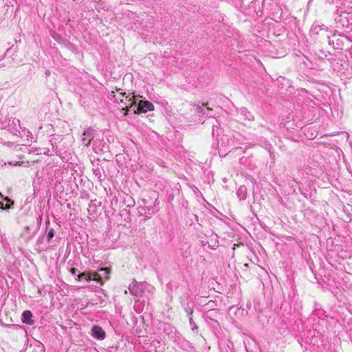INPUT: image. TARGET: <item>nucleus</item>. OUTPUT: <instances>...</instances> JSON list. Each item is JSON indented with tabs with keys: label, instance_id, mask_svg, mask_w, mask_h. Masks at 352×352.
<instances>
[{
	"label": "nucleus",
	"instance_id": "17",
	"mask_svg": "<svg viewBox=\"0 0 352 352\" xmlns=\"http://www.w3.org/2000/svg\"><path fill=\"white\" fill-rule=\"evenodd\" d=\"M10 62V56H6L2 58V60L0 61V69L3 67H14L12 64H8V63Z\"/></svg>",
	"mask_w": 352,
	"mask_h": 352
},
{
	"label": "nucleus",
	"instance_id": "38",
	"mask_svg": "<svg viewBox=\"0 0 352 352\" xmlns=\"http://www.w3.org/2000/svg\"><path fill=\"white\" fill-rule=\"evenodd\" d=\"M217 245H218V241H216L214 244L213 245V246L214 247V246H217Z\"/></svg>",
	"mask_w": 352,
	"mask_h": 352
},
{
	"label": "nucleus",
	"instance_id": "12",
	"mask_svg": "<svg viewBox=\"0 0 352 352\" xmlns=\"http://www.w3.org/2000/svg\"><path fill=\"white\" fill-rule=\"evenodd\" d=\"M32 317L33 315L32 312L29 310H25L23 312L21 316L22 322L29 325H33L35 322L32 319Z\"/></svg>",
	"mask_w": 352,
	"mask_h": 352
},
{
	"label": "nucleus",
	"instance_id": "3",
	"mask_svg": "<svg viewBox=\"0 0 352 352\" xmlns=\"http://www.w3.org/2000/svg\"><path fill=\"white\" fill-rule=\"evenodd\" d=\"M17 50V46L14 47V45H12L6 52V56H10V62H9L8 64H12L14 67L20 65L23 61L22 58H19Z\"/></svg>",
	"mask_w": 352,
	"mask_h": 352
},
{
	"label": "nucleus",
	"instance_id": "11",
	"mask_svg": "<svg viewBox=\"0 0 352 352\" xmlns=\"http://www.w3.org/2000/svg\"><path fill=\"white\" fill-rule=\"evenodd\" d=\"M135 98V96H126V98H128L129 101H131V102L129 105H127L126 107L122 108V110L124 111V116H126L129 114V111H133V108L137 107V103H136Z\"/></svg>",
	"mask_w": 352,
	"mask_h": 352
},
{
	"label": "nucleus",
	"instance_id": "22",
	"mask_svg": "<svg viewBox=\"0 0 352 352\" xmlns=\"http://www.w3.org/2000/svg\"><path fill=\"white\" fill-rule=\"evenodd\" d=\"M206 111H212V109H210V108H207V109H206ZM197 111L198 113H203V114L208 115V113H206V110H205V109H203V107H201V106H199V105H198V106L197 107Z\"/></svg>",
	"mask_w": 352,
	"mask_h": 352
},
{
	"label": "nucleus",
	"instance_id": "15",
	"mask_svg": "<svg viewBox=\"0 0 352 352\" xmlns=\"http://www.w3.org/2000/svg\"><path fill=\"white\" fill-rule=\"evenodd\" d=\"M236 195L240 200H245L247 197V187L244 185L240 186Z\"/></svg>",
	"mask_w": 352,
	"mask_h": 352
},
{
	"label": "nucleus",
	"instance_id": "40",
	"mask_svg": "<svg viewBox=\"0 0 352 352\" xmlns=\"http://www.w3.org/2000/svg\"><path fill=\"white\" fill-rule=\"evenodd\" d=\"M236 146H237L236 144H234V146L236 147V148L237 147Z\"/></svg>",
	"mask_w": 352,
	"mask_h": 352
},
{
	"label": "nucleus",
	"instance_id": "24",
	"mask_svg": "<svg viewBox=\"0 0 352 352\" xmlns=\"http://www.w3.org/2000/svg\"><path fill=\"white\" fill-rule=\"evenodd\" d=\"M189 323L191 327V329L192 331H194L195 329H197L198 327H197V324H195V322L193 321L192 316H190L189 318Z\"/></svg>",
	"mask_w": 352,
	"mask_h": 352
},
{
	"label": "nucleus",
	"instance_id": "9",
	"mask_svg": "<svg viewBox=\"0 0 352 352\" xmlns=\"http://www.w3.org/2000/svg\"><path fill=\"white\" fill-rule=\"evenodd\" d=\"M94 129H92L91 128H88L82 133L81 141L85 146L88 147L90 145L91 142L94 139Z\"/></svg>",
	"mask_w": 352,
	"mask_h": 352
},
{
	"label": "nucleus",
	"instance_id": "18",
	"mask_svg": "<svg viewBox=\"0 0 352 352\" xmlns=\"http://www.w3.org/2000/svg\"><path fill=\"white\" fill-rule=\"evenodd\" d=\"M10 122H12V124L14 125V130L16 131V132H19V129H21L20 127V120H18V119H16V118H13L12 120H8V126H10Z\"/></svg>",
	"mask_w": 352,
	"mask_h": 352
},
{
	"label": "nucleus",
	"instance_id": "13",
	"mask_svg": "<svg viewBox=\"0 0 352 352\" xmlns=\"http://www.w3.org/2000/svg\"><path fill=\"white\" fill-rule=\"evenodd\" d=\"M28 352H45L44 346L41 342L36 340L34 344H30L27 349Z\"/></svg>",
	"mask_w": 352,
	"mask_h": 352
},
{
	"label": "nucleus",
	"instance_id": "20",
	"mask_svg": "<svg viewBox=\"0 0 352 352\" xmlns=\"http://www.w3.org/2000/svg\"><path fill=\"white\" fill-rule=\"evenodd\" d=\"M54 236V230L53 228L47 229V234L45 238L48 243L51 242V240Z\"/></svg>",
	"mask_w": 352,
	"mask_h": 352
},
{
	"label": "nucleus",
	"instance_id": "6",
	"mask_svg": "<svg viewBox=\"0 0 352 352\" xmlns=\"http://www.w3.org/2000/svg\"><path fill=\"white\" fill-rule=\"evenodd\" d=\"M14 206V200L11 199L8 197H5L0 192V209L8 211L10 209H12Z\"/></svg>",
	"mask_w": 352,
	"mask_h": 352
},
{
	"label": "nucleus",
	"instance_id": "19",
	"mask_svg": "<svg viewBox=\"0 0 352 352\" xmlns=\"http://www.w3.org/2000/svg\"><path fill=\"white\" fill-rule=\"evenodd\" d=\"M103 144L102 140H95L93 144V150L95 153H98V151H101L102 148L100 147Z\"/></svg>",
	"mask_w": 352,
	"mask_h": 352
},
{
	"label": "nucleus",
	"instance_id": "8",
	"mask_svg": "<svg viewBox=\"0 0 352 352\" xmlns=\"http://www.w3.org/2000/svg\"><path fill=\"white\" fill-rule=\"evenodd\" d=\"M91 335L96 340H102L105 338L106 333L101 327L94 325L91 330Z\"/></svg>",
	"mask_w": 352,
	"mask_h": 352
},
{
	"label": "nucleus",
	"instance_id": "39",
	"mask_svg": "<svg viewBox=\"0 0 352 352\" xmlns=\"http://www.w3.org/2000/svg\"><path fill=\"white\" fill-rule=\"evenodd\" d=\"M215 122H217V124H219V122L217 120H215Z\"/></svg>",
	"mask_w": 352,
	"mask_h": 352
},
{
	"label": "nucleus",
	"instance_id": "2",
	"mask_svg": "<svg viewBox=\"0 0 352 352\" xmlns=\"http://www.w3.org/2000/svg\"><path fill=\"white\" fill-rule=\"evenodd\" d=\"M154 109V105L151 102L140 100L137 104V107L133 109V113L139 115L140 113H146L147 111H152Z\"/></svg>",
	"mask_w": 352,
	"mask_h": 352
},
{
	"label": "nucleus",
	"instance_id": "16",
	"mask_svg": "<svg viewBox=\"0 0 352 352\" xmlns=\"http://www.w3.org/2000/svg\"><path fill=\"white\" fill-rule=\"evenodd\" d=\"M44 239H45V236L44 235L38 237V239H37L36 243V250H37L43 251V250H45L47 248L46 245H45V246L43 245Z\"/></svg>",
	"mask_w": 352,
	"mask_h": 352
},
{
	"label": "nucleus",
	"instance_id": "36",
	"mask_svg": "<svg viewBox=\"0 0 352 352\" xmlns=\"http://www.w3.org/2000/svg\"><path fill=\"white\" fill-rule=\"evenodd\" d=\"M14 41H15L16 43H20L21 42V36H19V39L15 38Z\"/></svg>",
	"mask_w": 352,
	"mask_h": 352
},
{
	"label": "nucleus",
	"instance_id": "34",
	"mask_svg": "<svg viewBox=\"0 0 352 352\" xmlns=\"http://www.w3.org/2000/svg\"><path fill=\"white\" fill-rule=\"evenodd\" d=\"M118 349L117 346L114 347L113 346H109L108 349H107V351L109 352H113L114 350H116Z\"/></svg>",
	"mask_w": 352,
	"mask_h": 352
},
{
	"label": "nucleus",
	"instance_id": "28",
	"mask_svg": "<svg viewBox=\"0 0 352 352\" xmlns=\"http://www.w3.org/2000/svg\"><path fill=\"white\" fill-rule=\"evenodd\" d=\"M52 36L53 38H54V40H56V41L57 42H58V43H60V42L61 41V40H62V38H61L60 36V35H58V34H56V33H54V34H52Z\"/></svg>",
	"mask_w": 352,
	"mask_h": 352
},
{
	"label": "nucleus",
	"instance_id": "14",
	"mask_svg": "<svg viewBox=\"0 0 352 352\" xmlns=\"http://www.w3.org/2000/svg\"><path fill=\"white\" fill-rule=\"evenodd\" d=\"M239 114L242 116L245 120H248L249 121L254 120V119L253 114L245 107L240 109Z\"/></svg>",
	"mask_w": 352,
	"mask_h": 352
},
{
	"label": "nucleus",
	"instance_id": "21",
	"mask_svg": "<svg viewBox=\"0 0 352 352\" xmlns=\"http://www.w3.org/2000/svg\"><path fill=\"white\" fill-rule=\"evenodd\" d=\"M218 131H219L218 125L213 124L212 129V135L213 138H214L215 136H217V137L219 136Z\"/></svg>",
	"mask_w": 352,
	"mask_h": 352
},
{
	"label": "nucleus",
	"instance_id": "7",
	"mask_svg": "<svg viewBox=\"0 0 352 352\" xmlns=\"http://www.w3.org/2000/svg\"><path fill=\"white\" fill-rule=\"evenodd\" d=\"M38 230V226H27L24 228V231L21 235L26 241H29L35 236Z\"/></svg>",
	"mask_w": 352,
	"mask_h": 352
},
{
	"label": "nucleus",
	"instance_id": "5",
	"mask_svg": "<svg viewBox=\"0 0 352 352\" xmlns=\"http://www.w3.org/2000/svg\"><path fill=\"white\" fill-rule=\"evenodd\" d=\"M99 162H100L99 158L94 159V160L91 161V164H92V166H93L92 170H93V174L94 175V176L96 177L99 181H102L105 179V175H102V173H104V170L102 168H100Z\"/></svg>",
	"mask_w": 352,
	"mask_h": 352
},
{
	"label": "nucleus",
	"instance_id": "30",
	"mask_svg": "<svg viewBox=\"0 0 352 352\" xmlns=\"http://www.w3.org/2000/svg\"><path fill=\"white\" fill-rule=\"evenodd\" d=\"M127 201H128L127 207H133L135 204V201L131 197H129V199Z\"/></svg>",
	"mask_w": 352,
	"mask_h": 352
},
{
	"label": "nucleus",
	"instance_id": "33",
	"mask_svg": "<svg viewBox=\"0 0 352 352\" xmlns=\"http://www.w3.org/2000/svg\"><path fill=\"white\" fill-rule=\"evenodd\" d=\"M69 272L73 276H76L77 275L78 270L76 268L72 267L69 270Z\"/></svg>",
	"mask_w": 352,
	"mask_h": 352
},
{
	"label": "nucleus",
	"instance_id": "25",
	"mask_svg": "<svg viewBox=\"0 0 352 352\" xmlns=\"http://www.w3.org/2000/svg\"><path fill=\"white\" fill-rule=\"evenodd\" d=\"M228 138L227 135H223L221 138V146H223V144H225L227 142H228ZM219 144V141H218V145Z\"/></svg>",
	"mask_w": 352,
	"mask_h": 352
},
{
	"label": "nucleus",
	"instance_id": "37",
	"mask_svg": "<svg viewBox=\"0 0 352 352\" xmlns=\"http://www.w3.org/2000/svg\"><path fill=\"white\" fill-rule=\"evenodd\" d=\"M9 164L10 165H16L18 164V162H15V163L10 162Z\"/></svg>",
	"mask_w": 352,
	"mask_h": 352
},
{
	"label": "nucleus",
	"instance_id": "23",
	"mask_svg": "<svg viewBox=\"0 0 352 352\" xmlns=\"http://www.w3.org/2000/svg\"><path fill=\"white\" fill-rule=\"evenodd\" d=\"M184 310L188 316H190V317L192 316L193 313V309L192 307H190L188 304L185 307Z\"/></svg>",
	"mask_w": 352,
	"mask_h": 352
},
{
	"label": "nucleus",
	"instance_id": "31",
	"mask_svg": "<svg viewBox=\"0 0 352 352\" xmlns=\"http://www.w3.org/2000/svg\"><path fill=\"white\" fill-rule=\"evenodd\" d=\"M348 332H349V338H350L351 340L352 341V322L349 324Z\"/></svg>",
	"mask_w": 352,
	"mask_h": 352
},
{
	"label": "nucleus",
	"instance_id": "35",
	"mask_svg": "<svg viewBox=\"0 0 352 352\" xmlns=\"http://www.w3.org/2000/svg\"><path fill=\"white\" fill-rule=\"evenodd\" d=\"M226 150H224L223 151H221V148H219V154L220 155V156H221V155L225 156L226 155Z\"/></svg>",
	"mask_w": 352,
	"mask_h": 352
},
{
	"label": "nucleus",
	"instance_id": "29",
	"mask_svg": "<svg viewBox=\"0 0 352 352\" xmlns=\"http://www.w3.org/2000/svg\"><path fill=\"white\" fill-rule=\"evenodd\" d=\"M100 272L102 273V274L103 276H104L106 278H108L107 275L109 274V272L107 271V270L106 268L100 269Z\"/></svg>",
	"mask_w": 352,
	"mask_h": 352
},
{
	"label": "nucleus",
	"instance_id": "32",
	"mask_svg": "<svg viewBox=\"0 0 352 352\" xmlns=\"http://www.w3.org/2000/svg\"><path fill=\"white\" fill-rule=\"evenodd\" d=\"M83 278L87 280V275L85 273H80L78 274V280H80Z\"/></svg>",
	"mask_w": 352,
	"mask_h": 352
},
{
	"label": "nucleus",
	"instance_id": "1",
	"mask_svg": "<svg viewBox=\"0 0 352 352\" xmlns=\"http://www.w3.org/2000/svg\"><path fill=\"white\" fill-rule=\"evenodd\" d=\"M141 201L143 203L144 206L138 208V212L140 215L145 217L144 220L151 218L152 215L158 211V208H157L156 206L160 204V201L158 195L155 192L151 193L147 199L142 198Z\"/></svg>",
	"mask_w": 352,
	"mask_h": 352
},
{
	"label": "nucleus",
	"instance_id": "4",
	"mask_svg": "<svg viewBox=\"0 0 352 352\" xmlns=\"http://www.w3.org/2000/svg\"><path fill=\"white\" fill-rule=\"evenodd\" d=\"M163 330L168 338L173 341H176L180 338V333L177 331L176 328L170 323H164Z\"/></svg>",
	"mask_w": 352,
	"mask_h": 352
},
{
	"label": "nucleus",
	"instance_id": "10",
	"mask_svg": "<svg viewBox=\"0 0 352 352\" xmlns=\"http://www.w3.org/2000/svg\"><path fill=\"white\" fill-rule=\"evenodd\" d=\"M129 289L131 294L135 296H141L144 292L142 285L136 281L129 285Z\"/></svg>",
	"mask_w": 352,
	"mask_h": 352
},
{
	"label": "nucleus",
	"instance_id": "26",
	"mask_svg": "<svg viewBox=\"0 0 352 352\" xmlns=\"http://www.w3.org/2000/svg\"><path fill=\"white\" fill-rule=\"evenodd\" d=\"M50 143L52 144V148L54 147V144L56 143V141L57 140L56 139V135H52L50 136Z\"/></svg>",
	"mask_w": 352,
	"mask_h": 352
},
{
	"label": "nucleus",
	"instance_id": "27",
	"mask_svg": "<svg viewBox=\"0 0 352 352\" xmlns=\"http://www.w3.org/2000/svg\"><path fill=\"white\" fill-rule=\"evenodd\" d=\"M233 138L234 139L239 140L240 141L245 140V138L241 134H240L239 133H236L234 135H233Z\"/></svg>",
	"mask_w": 352,
	"mask_h": 352
}]
</instances>
